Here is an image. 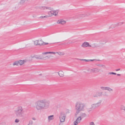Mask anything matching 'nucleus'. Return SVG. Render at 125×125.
<instances>
[{
	"mask_svg": "<svg viewBox=\"0 0 125 125\" xmlns=\"http://www.w3.org/2000/svg\"><path fill=\"white\" fill-rule=\"evenodd\" d=\"M50 102L46 100H39L35 103V107L37 110L47 108L49 107Z\"/></svg>",
	"mask_w": 125,
	"mask_h": 125,
	"instance_id": "nucleus-1",
	"label": "nucleus"
},
{
	"mask_svg": "<svg viewBox=\"0 0 125 125\" xmlns=\"http://www.w3.org/2000/svg\"><path fill=\"white\" fill-rule=\"evenodd\" d=\"M86 104L81 102H77L75 104V109L76 111L80 112L84 111L86 107Z\"/></svg>",
	"mask_w": 125,
	"mask_h": 125,
	"instance_id": "nucleus-2",
	"label": "nucleus"
},
{
	"mask_svg": "<svg viewBox=\"0 0 125 125\" xmlns=\"http://www.w3.org/2000/svg\"><path fill=\"white\" fill-rule=\"evenodd\" d=\"M24 111L22 107L21 106L18 107L15 110L14 113L16 116L18 117H22Z\"/></svg>",
	"mask_w": 125,
	"mask_h": 125,
	"instance_id": "nucleus-3",
	"label": "nucleus"
},
{
	"mask_svg": "<svg viewBox=\"0 0 125 125\" xmlns=\"http://www.w3.org/2000/svg\"><path fill=\"white\" fill-rule=\"evenodd\" d=\"M65 118V115L64 113L63 112H61L59 116L60 122H64Z\"/></svg>",
	"mask_w": 125,
	"mask_h": 125,
	"instance_id": "nucleus-4",
	"label": "nucleus"
},
{
	"mask_svg": "<svg viewBox=\"0 0 125 125\" xmlns=\"http://www.w3.org/2000/svg\"><path fill=\"white\" fill-rule=\"evenodd\" d=\"M90 14H79L77 15L76 17L77 18H82L86 16H88L90 15Z\"/></svg>",
	"mask_w": 125,
	"mask_h": 125,
	"instance_id": "nucleus-5",
	"label": "nucleus"
},
{
	"mask_svg": "<svg viewBox=\"0 0 125 125\" xmlns=\"http://www.w3.org/2000/svg\"><path fill=\"white\" fill-rule=\"evenodd\" d=\"M82 118L81 116L78 117L76 119V121L74 122V125H77L78 123L80 122Z\"/></svg>",
	"mask_w": 125,
	"mask_h": 125,
	"instance_id": "nucleus-6",
	"label": "nucleus"
},
{
	"mask_svg": "<svg viewBox=\"0 0 125 125\" xmlns=\"http://www.w3.org/2000/svg\"><path fill=\"white\" fill-rule=\"evenodd\" d=\"M91 106V108L88 109V112H90V111H92L93 110L97 108L96 106L94 104H92Z\"/></svg>",
	"mask_w": 125,
	"mask_h": 125,
	"instance_id": "nucleus-7",
	"label": "nucleus"
},
{
	"mask_svg": "<svg viewBox=\"0 0 125 125\" xmlns=\"http://www.w3.org/2000/svg\"><path fill=\"white\" fill-rule=\"evenodd\" d=\"M91 106V108L88 109V112H90V111H92L93 110L97 108L96 106L94 104H92Z\"/></svg>",
	"mask_w": 125,
	"mask_h": 125,
	"instance_id": "nucleus-8",
	"label": "nucleus"
},
{
	"mask_svg": "<svg viewBox=\"0 0 125 125\" xmlns=\"http://www.w3.org/2000/svg\"><path fill=\"white\" fill-rule=\"evenodd\" d=\"M49 43H46L42 41V40H40L39 41V45L41 46L43 45H45L48 44Z\"/></svg>",
	"mask_w": 125,
	"mask_h": 125,
	"instance_id": "nucleus-9",
	"label": "nucleus"
},
{
	"mask_svg": "<svg viewBox=\"0 0 125 125\" xmlns=\"http://www.w3.org/2000/svg\"><path fill=\"white\" fill-rule=\"evenodd\" d=\"M57 23L58 24H64L66 23L65 21L63 20H58L57 21Z\"/></svg>",
	"mask_w": 125,
	"mask_h": 125,
	"instance_id": "nucleus-10",
	"label": "nucleus"
},
{
	"mask_svg": "<svg viewBox=\"0 0 125 125\" xmlns=\"http://www.w3.org/2000/svg\"><path fill=\"white\" fill-rule=\"evenodd\" d=\"M91 71L93 73H96L98 72L100 70L96 68L91 69Z\"/></svg>",
	"mask_w": 125,
	"mask_h": 125,
	"instance_id": "nucleus-11",
	"label": "nucleus"
},
{
	"mask_svg": "<svg viewBox=\"0 0 125 125\" xmlns=\"http://www.w3.org/2000/svg\"><path fill=\"white\" fill-rule=\"evenodd\" d=\"M89 45V43L87 42H85L83 43L81 46L83 47H86Z\"/></svg>",
	"mask_w": 125,
	"mask_h": 125,
	"instance_id": "nucleus-12",
	"label": "nucleus"
},
{
	"mask_svg": "<svg viewBox=\"0 0 125 125\" xmlns=\"http://www.w3.org/2000/svg\"><path fill=\"white\" fill-rule=\"evenodd\" d=\"M102 102V100H100L97 103L95 104H94L96 106L97 108L101 105Z\"/></svg>",
	"mask_w": 125,
	"mask_h": 125,
	"instance_id": "nucleus-13",
	"label": "nucleus"
},
{
	"mask_svg": "<svg viewBox=\"0 0 125 125\" xmlns=\"http://www.w3.org/2000/svg\"><path fill=\"white\" fill-rule=\"evenodd\" d=\"M102 92H97L96 95H94L93 96L94 97H97L98 96H100L102 95Z\"/></svg>",
	"mask_w": 125,
	"mask_h": 125,
	"instance_id": "nucleus-14",
	"label": "nucleus"
},
{
	"mask_svg": "<svg viewBox=\"0 0 125 125\" xmlns=\"http://www.w3.org/2000/svg\"><path fill=\"white\" fill-rule=\"evenodd\" d=\"M41 8L42 9H49L50 10H51L52 9V8L50 7L43 6Z\"/></svg>",
	"mask_w": 125,
	"mask_h": 125,
	"instance_id": "nucleus-15",
	"label": "nucleus"
},
{
	"mask_svg": "<svg viewBox=\"0 0 125 125\" xmlns=\"http://www.w3.org/2000/svg\"><path fill=\"white\" fill-rule=\"evenodd\" d=\"M58 74L60 77H63L64 76L63 73L62 71H59Z\"/></svg>",
	"mask_w": 125,
	"mask_h": 125,
	"instance_id": "nucleus-16",
	"label": "nucleus"
},
{
	"mask_svg": "<svg viewBox=\"0 0 125 125\" xmlns=\"http://www.w3.org/2000/svg\"><path fill=\"white\" fill-rule=\"evenodd\" d=\"M33 57H35L37 59H42L44 58V57H41L40 56H39L38 57L36 55L35 56H33Z\"/></svg>",
	"mask_w": 125,
	"mask_h": 125,
	"instance_id": "nucleus-17",
	"label": "nucleus"
},
{
	"mask_svg": "<svg viewBox=\"0 0 125 125\" xmlns=\"http://www.w3.org/2000/svg\"><path fill=\"white\" fill-rule=\"evenodd\" d=\"M81 117L83 118L86 116L87 115L85 113H82L80 114Z\"/></svg>",
	"mask_w": 125,
	"mask_h": 125,
	"instance_id": "nucleus-18",
	"label": "nucleus"
},
{
	"mask_svg": "<svg viewBox=\"0 0 125 125\" xmlns=\"http://www.w3.org/2000/svg\"><path fill=\"white\" fill-rule=\"evenodd\" d=\"M54 115H52L48 116V119L49 120H52L53 119V117Z\"/></svg>",
	"mask_w": 125,
	"mask_h": 125,
	"instance_id": "nucleus-19",
	"label": "nucleus"
},
{
	"mask_svg": "<svg viewBox=\"0 0 125 125\" xmlns=\"http://www.w3.org/2000/svg\"><path fill=\"white\" fill-rule=\"evenodd\" d=\"M48 53H53L55 54V52H47L42 53V54H46Z\"/></svg>",
	"mask_w": 125,
	"mask_h": 125,
	"instance_id": "nucleus-20",
	"label": "nucleus"
},
{
	"mask_svg": "<svg viewBox=\"0 0 125 125\" xmlns=\"http://www.w3.org/2000/svg\"><path fill=\"white\" fill-rule=\"evenodd\" d=\"M105 89L107 90L110 92L112 91H113L112 89H111L109 87H106L105 88Z\"/></svg>",
	"mask_w": 125,
	"mask_h": 125,
	"instance_id": "nucleus-21",
	"label": "nucleus"
},
{
	"mask_svg": "<svg viewBox=\"0 0 125 125\" xmlns=\"http://www.w3.org/2000/svg\"><path fill=\"white\" fill-rule=\"evenodd\" d=\"M24 61L22 60H20L18 62L20 64V65H21L23 64L24 63Z\"/></svg>",
	"mask_w": 125,
	"mask_h": 125,
	"instance_id": "nucleus-22",
	"label": "nucleus"
},
{
	"mask_svg": "<svg viewBox=\"0 0 125 125\" xmlns=\"http://www.w3.org/2000/svg\"><path fill=\"white\" fill-rule=\"evenodd\" d=\"M120 109L121 110H123L124 111H125V106L122 105L120 106Z\"/></svg>",
	"mask_w": 125,
	"mask_h": 125,
	"instance_id": "nucleus-23",
	"label": "nucleus"
},
{
	"mask_svg": "<svg viewBox=\"0 0 125 125\" xmlns=\"http://www.w3.org/2000/svg\"><path fill=\"white\" fill-rule=\"evenodd\" d=\"M39 41L36 40L34 42V44L35 45H39Z\"/></svg>",
	"mask_w": 125,
	"mask_h": 125,
	"instance_id": "nucleus-24",
	"label": "nucleus"
},
{
	"mask_svg": "<svg viewBox=\"0 0 125 125\" xmlns=\"http://www.w3.org/2000/svg\"><path fill=\"white\" fill-rule=\"evenodd\" d=\"M53 11H50L49 12H48V14L50 15V16H52L53 15H52V14H53Z\"/></svg>",
	"mask_w": 125,
	"mask_h": 125,
	"instance_id": "nucleus-25",
	"label": "nucleus"
},
{
	"mask_svg": "<svg viewBox=\"0 0 125 125\" xmlns=\"http://www.w3.org/2000/svg\"><path fill=\"white\" fill-rule=\"evenodd\" d=\"M53 11V14H52V15H55V16H56L57 14H58V12H57L55 10H54Z\"/></svg>",
	"mask_w": 125,
	"mask_h": 125,
	"instance_id": "nucleus-26",
	"label": "nucleus"
},
{
	"mask_svg": "<svg viewBox=\"0 0 125 125\" xmlns=\"http://www.w3.org/2000/svg\"><path fill=\"white\" fill-rule=\"evenodd\" d=\"M19 63V62L18 61H16L13 64V65H18Z\"/></svg>",
	"mask_w": 125,
	"mask_h": 125,
	"instance_id": "nucleus-27",
	"label": "nucleus"
},
{
	"mask_svg": "<svg viewBox=\"0 0 125 125\" xmlns=\"http://www.w3.org/2000/svg\"><path fill=\"white\" fill-rule=\"evenodd\" d=\"M75 113V116L76 117L77 115L80 112H78V111H76Z\"/></svg>",
	"mask_w": 125,
	"mask_h": 125,
	"instance_id": "nucleus-28",
	"label": "nucleus"
},
{
	"mask_svg": "<svg viewBox=\"0 0 125 125\" xmlns=\"http://www.w3.org/2000/svg\"><path fill=\"white\" fill-rule=\"evenodd\" d=\"M57 53L59 55H63L64 54V53L62 52H57Z\"/></svg>",
	"mask_w": 125,
	"mask_h": 125,
	"instance_id": "nucleus-29",
	"label": "nucleus"
},
{
	"mask_svg": "<svg viewBox=\"0 0 125 125\" xmlns=\"http://www.w3.org/2000/svg\"><path fill=\"white\" fill-rule=\"evenodd\" d=\"M98 66L100 67H102L103 68H105V66L104 65H102V64H99L98 65H97Z\"/></svg>",
	"mask_w": 125,
	"mask_h": 125,
	"instance_id": "nucleus-30",
	"label": "nucleus"
},
{
	"mask_svg": "<svg viewBox=\"0 0 125 125\" xmlns=\"http://www.w3.org/2000/svg\"><path fill=\"white\" fill-rule=\"evenodd\" d=\"M73 42L72 41L71 42V41H69V42H68L66 43H65L64 44H70L71 43H73Z\"/></svg>",
	"mask_w": 125,
	"mask_h": 125,
	"instance_id": "nucleus-31",
	"label": "nucleus"
},
{
	"mask_svg": "<svg viewBox=\"0 0 125 125\" xmlns=\"http://www.w3.org/2000/svg\"><path fill=\"white\" fill-rule=\"evenodd\" d=\"M80 60L83 61H84L86 62H89L88 60H86L84 59H80Z\"/></svg>",
	"mask_w": 125,
	"mask_h": 125,
	"instance_id": "nucleus-32",
	"label": "nucleus"
},
{
	"mask_svg": "<svg viewBox=\"0 0 125 125\" xmlns=\"http://www.w3.org/2000/svg\"><path fill=\"white\" fill-rule=\"evenodd\" d=\"M89 125H95L94 122H91L90 123Z\"/></svg>",
	"mask_w": 125,
	"mask_h": 125,
	"instance_id": "nucleus-33",
	"label": "nucleus"
},
{
	"mask_svg": "<svg viewBox=\"0 0 125 125\" xmlns=\"http://www.w3.org/2000/svg\"><path fill=\"white\" fill-rule=\"evenodd\" d=\"M19 120L18 119H16L15 120V122L16 123H18L19 122Z\"/></svg>",
	"mask_w": 125,
	"mask_h": 125,
	"instance_id": "nucleus-34",
	"label": "nucleus"
},
{
	"mask_svg": "<svg viewBox=\"0 0 125 125\" xmlns=\"http://www.w3.org/2000/svg\"><path fill=\"white\" fill-rule=\"evenodd\" d=\"M105 87H101V89H102L105 90H106L105 89Z\"/></svg>",
	"mask_w": 125,
	"mask_h": 125,
	"instance_id": "nucleus-35",
	"label": "nucleus"
},
{
	"mask_svg": "<svg viewBox=\"0 0 125 125\" xmlns=\"http://www.w3.org/2000/svg\"><path fill=\"white\" fill-rule=\"evenodd\" d=\"M33 123V122L32 120H30L29 121V123H30L31 124H32Z\"/></svg>",
	"mask_w": 125,
	"mask_h": 125,
	"instance_id": "nucleus-36",
	"label": "nucleus"
},
{
	"mask_svg": "<svg viewBox=\"0 0 125 125\" xmlns=\"http://www.w3.org/2000/svg\"><path fill=\"white\" fill-rule=\"evenodd\" d=\"M123 23H124L123 22H120L118 23V25H122V24H123Z\"/></svg>",
	"mask_w": 125,
	"mask_h": 125,
	"instance_id": "nucleus-37",
	"label": "nucleus"
},
{
	"mask_svg": "<svg viewBox=\"0 0 125 125\" xmlns=\"http://www.w3.org/2000/svg\"><path fill=\"white\" fill-rule=\"evenodd\" d=\"M114 72H109L108 73V74H113Z\"/></svg>",
	"mask_w": 125,
	"mask_h": 125,
	"instance_id": "nucleus-38",
	"label": "nucleus"
},
{
	"mask_svg": "<svg viewBox=\"0 0 125 125\" xmlns=\"http://www.w3.org/2000/svg\"><path fill=\"white\" fill-rule=\"evenodd\" d=\"M95 59H93V60H88L89 62L91 61H94Z\"/></svg>",
	"mask_w": 125,
	"mask_h": 125,
	"instance_id": "nucleus-39",
	"label": "nucleus"
},
{
	"mask_svg": "<svg viewBox=\"0 0 125 125\" xmlns=\"http://www.w3.org/2000/svg\"><path fill=\"white\" fill-rule=\"evenodd\" d=\"M43 18H47L48 17H49V16H47V15H46V16H43Z\"/></svg>",
	"mask_w": 125,
	"mask_h": 125,
	"instance_id": "nucleus-40",
	"label": "nucleus"
},
{
	"mask_svg": "<svg viewBox=\"0 0 125 125\" xmlns=\"http://www.w3.org/2000/svg\"><path fill=\"white\" fill-rule=\"evenodd\" d=\"M120 70V69H116L115 70V71H118Z\"/></svg>",
	"mask_w": 125,
	"mask_h": 125,
	"instance_id": "nucleus-41",
	"label": "nucleus"
},
{
	"mask_svg": "<svg viewBox=\"0 0 125 125\" xmlns=\"http://www.w3.org/2000/svg\"><path fill=\"white\" fill-rule=\"evenodd\" d=\"M117 75L118 76H120L121 75V74H117Z\"/></svg>",
	"mask_w": 125,
	"mask_h": 125,
	"instance_id": "nucleus-42",
	"label": "nucleus"
},
{
	"mask_svg": "<svg viewBox=\"0 0 125 125\" xmlns=\"http://www.w3.org/2000/svg\"><path fill=\"white\" fill-rule=\"evenodd\" d=\"M32 124H31L30 123H29V124H28V125H32Z\"/></svg>",
	"mask_w": 125,
	"mask_h": 125,
	"instance_id": "nucleus-43",
	"label": "nucleus"
},
{
	"mask_svg": "<svg viewBox=\"0 0 125 125\" xmlns=\"http://www.w3.org/2000/svg\"><path fill=\"white\" fill-rule=\"evenodd\" d=\"M40 18H43V16H41L40 17Z\"/></svg>",
	"mask_w": 125,
	"mask_h": 125,
	"instance_id": "nucleus-44",
	"label": "nucleus"
},
{
	"mask_svg": "<svg viewBox=\"0 0 125 125\" xmlns=\"http://www.w3.org/2000/svg\"><path fill=\"white\" fill-rule=\"evenodd\" d=\"M114 73H113V74H114V75H116L117 74L116 73H115L114 72Z\"/></svg>",
	"mask_w": 125,
	"mask_h": 125,
	"instance_id": "nucleus-45",
	"label": "nucleus"
},
{
	"mask_svg": "<svg viewBox=\"0 0 125 125\" xmlns=\"http://www.w3.org/2000/svg\"><path fill=\"white\" fill-rule=\"evenodd\" d=\"M32 119L33 120H35V118H32Z\"/></svg>",
	"mask_w": 125,
	"mask_h": 125,
	"instance_id": "nucleus-46",
	"label": "nucleus"
},
{
	"mask_svg": "<svg viewBox=\"0 0 125 125\" xmlns=\"http://www.w3.org/2000/svg\"><path fill=\"white\" fill-rule=\"evenodd\" d=\"M104 95L105 96H108V95H107L106 94H104Z\"/></svg>",
	"mask_w": 125,
	"mask_h": 125,
	"instance_id": "nucleus-47",
	"label": "nucleus"
},
{
	"mask_svg": "<svg viewBox=\"0 0 125 125\" xmlns=\"http://www.w3.org/2000/svg\"><path fill=\"white\" fill-rule=\"evenodd\" d=\"M88 46L91 47V46L89 44V45Z\"/></svg>",
	"mask_w": 125,
	"mask_h": 125,
	"instance_id": "nucleus-48",
	"label": "nucleus"
},
{
	"mask_svg": "<svg viewBox=\"0 0 125 125\" xmlns=\"http://www.w3.org/2000/svg\"><path fill=\"white\" fill-rule=\"evenodd\" d=\"M0 125H3L2 124H0Z\"/></svg>",
	"mask_w": 125,
	"mask_h": 125,
	"instance_id": "nucleus-49",
	"label": "nucleus"
},
{
	"mask_svg": "<svg viewBox=\"0 0 125 125\" xmlns=\"http://www.w3.org/2000/svg\"><path fill=\"white\" fill-rule=\"evenodd\" d=\"M47 57V56H46V57Z\"/></svg>",
	"mask_w": 125,
	"mask_h": 125,
	"instance_id": "nucleus-50",
	"label": "nucleus"
}]
</instances>
